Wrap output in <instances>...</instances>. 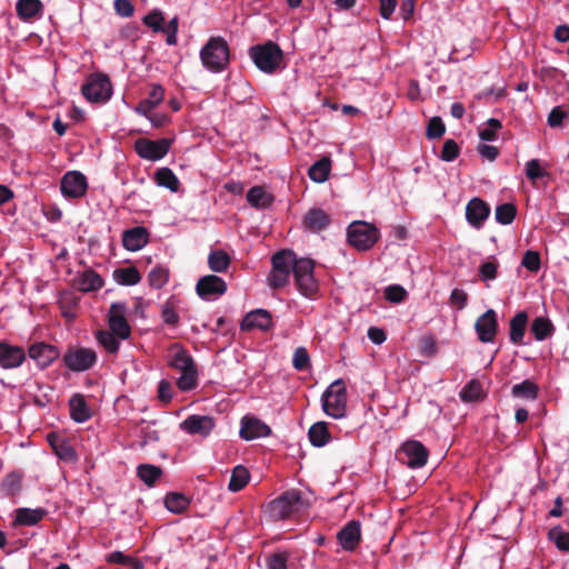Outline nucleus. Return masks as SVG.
Listing matches in <instances>:
<instances>
[{"label":"nucleus","instance_id":"obj_29","mask_svg":"<svg viewBox=\"0 0 569 569\" xmlns=\"http://www.w3.org/2000/svg\"><path fill=\"white\" fill-rule=\"evenodd\" d=\"M48 511L43 508H18L16 510V518L13 521L14 526H36L38 525L46 516Z\"/></svg>","mask_w":569,"mask_h":569},{"label":"nucleus","instance_id":"obj_42","mask_svg":"<svg viewBox=\"0 0 569 569\" xmlns=\"http://www.w3.org/2000/svg\"><path fill=\"white\" fill-rule=\"evenodd\" d=\"M190 500L182 493L169 492L164 498L166 508L173 513H181L189 507Z\"/></svg>","mask_w":569,"mask_h":569},{"label":"nucleus","instance_id":"obj_15","mask_svg":"<svg viewBox=\"0 0 569 569\" xmlns=\"http://www.w3.org/2000/svg\"><path fill=\"white\" fill-rule=\"evenodd\" d=\"M60 189L67 198H81L88 189L87 178L79 171H69L62 177Z\"/></svg>","mask_w":569,"mask_h":569},{"label":"nucleus","instance_id":"obj_4","mask_svg":"<svg viewBox=\"0 0 569 569\" xmlns=\"http://www.w3.org/2000/svg\"><path fill=\"white\" fill-rule=\"evenodd\" d=\"M203 66L212 71L220 72L229 63V47L222 37H211L200 51Z\"/></svg>","mask_w":569,"mask_h":569},{"label":"nucleus","instance_id":"obj_36","mask_svg":"<svg viewBox=\"0 0 569 569\" xmlns=\"http://www.w3.org/2000/svg\"><path fill=\"white\" fill-rule=\"evenodd\" d=\"M331 170V161L325 157L316 161L308 170L309 178L318 183L325 182Z\"/></svg>","mask_w":569,"mask_h":569},{"label":"nucleus","instance_id":"obj_52","mask_svg":"<svg viewBox=\"0 0 569 569\" xmlns=\"http://www.w3.org/2000/svg\"><path fill=\"white\" fill-rule=\"evenodd\" d=\"M460 148L458 143L453 139H448L445 141L442 146V150L440 153V159L446 162H451L456 160L459 156Z\"/></svg>","mask_w":569,"mask_h":569},{"label":"nucleus","instance_id":"obj_22","mask_svg":"<svg viewBox=\"0 0 569 569\" xmlns=\"http://www.w3.org/2000/svg\"><path fill=\"white\" fill-rule=\"evenodd\" d=\"M26 360V351L18 346L0 341V367L12 369L21 366Z\"/></svg>","mask_w":569,"mask_h":569},{"label":"nucleus","instance_id":"obj_18","mask_svg":"<svg viewBox=\"0 0 569 569\" xmlns=\"http://www.w3.org/2000/svg\"><path fill=\"white\" fill-rule=\"evenodd\" d=\"M28 355L41 369H44L59 358L60 352L56 346L36 342L29 347Z\"/></svg>","mask_w":569,"mask_h":569},{"label":"nucleus","instance_id":"obj_12","mask_svg":"<svg viewBox=\"0 0 569 569\" xmlns=\"http://www.w3.org/2000/svg\"><path fill=\"white\" fill-rule=\"evenodd\" d=\"M171 142L172 141L167 138L159 140L139 138L134 142V151L142 159L157 161L162 159L168 153Z\"/></svg>","mask_w":569,"mask_h":569},{"label":"nucleus","instance_id":"obj_5","mask_svg":"<svg viewBox=\"0 0 569 569\" xmlns=\"http://www.w3.org/2000/svg\"><path fill=\"white\" fill-rule=\"evenodd\" d=\"M249 56L257 68L266 73H273L283 60L282 50L272 41L251 47Z\"/></svg>","mask_w":569,"mask_h":569},{"label":"nucleus","instance_id":"obj_2","mask_svg":"<svg viewBox=\"0 0 569 569\" xmlns=\"http://www.w3.org/2000/svg\"><path fill=\"white\" fill-rule=\"evenodd\" d=\"M171 351H173V353L168 365L181 372V376L177 380L178 388L181 391L194 389L198 383V370L193 358L188 350L180 345H172Z\"/></svg>","mask_w":569,"mask_h":569},{"label":"nucleus","instance_id":"obj_56","mask_svg":"<svg viewBox=\"0 0 569 569\" xmlns=\"http://www.w3.org/2000/svg\"><path fill=\"white\" fill-rule=\"evenodd\" d=\"M526 176L529 180L536 181L548 176V172L541 167L538 159H531L526 163Z\"/></svg>","mask_w":569,"mask_h":569},{"label":"nucleus","instance_id":"obj_63","mask_svg":"<svg viewBox=\"0 0 569 569\" xmlns=\"http://www.w3.org/2000/svg\"><path fill=\"white\" fill-rule=\"evenodd\" d=\"M450 302L459 310H462L467 306L468 295L463 290L456 288L451 291Z\"/></svg>","mask_w":569,"mask_h":569},{"label":"nucleus","instance_id":"obj_62","mask_svg":"<svg viewBox=\"0 0 569 569\" xmlns=\"http://www.w3.org/2000/svg\"><path fill=\"white\" fill-rule=\"evenodd\" d=\"M114 10L117 14L129 18L134 12V7L130 0H114Z\"/></svg>","mask_w":569,"mask_h":569},{"label":"nucleus","instance_id":"obj_32","mask_svg":"<svg viewBox=\"0 0 569 569\" xmlns=\"http://www.w3.org/2000/svg\"><path fill=\"white\" fill-rule=\"evenodd\" d=\"M308 437L312 446L323 447L330 441V432L328 430V423L325 421H318L313 423L308 431Z\"/></svg>","mask_w":569,"mask_h":569},{"label":"nucleus","instance_id":"obj_7","mask_svg":"<svg viewBox=\"0 0 569 569\" xmlns=\"http://www.w3.org/2000/svg\"><path fill=\"white\" fill-rule=\"evenodd\" d=\"M81 93L89 102H107L112 96L110 78L104 73H91L82 84Z\"/></svg>","mask_w":569,"mask_h":569},{"label":"nucleus","instance_id":"obj_10","mask_svg":"<svg viewBox=\"0 0 569 569\" xmlns=\"http://www.w3.org/2000/svg\"><path fill=\"white\" fill-rule=\"evenodd\" d=\"M429 457V450L418 440H408L397 452V459L411 469L423 467Z\"/></svg>","mask_w":569,"mask_h":569},{"label":"nucleus","instance_id":"obj_50","mask_svg":"<svg viewBox=\"0 0 569 569\" xmlns=\"http://www.w3.org/2000/svg\"><path fill=\"white\" fill-rule=\"evenodd\" d=\"M502 128L500 120L490 118L487 121V128L479 131V138L483 141H495L497 139V132Z\"/></svg>","mask_w":569,"mask_h":569},{"label":"nucleus","instance_id":"obj_45","mask_svg":"<svg viewBox=\"0 0 569 569\" xmlns=\"http://www.w3.org/2000/svg\"><path fill=\"white\" fill-rule=\"evenodd\" d=\"M548 539L561 551H569V532L560 526H555L548 531Z\"/></svg>","mask_w":569,"mask_h":569},{"label":"nucleus","instance_id":"obj_26","mask_svg":"<svg viewBox=\"0 0 569 569\" xmlns=\"http://www.w3.org/2000/svg\"><path fill=\"white\" fill-rule=\"evenodd\" d=\"M149 241V232L144 227H134L124 230L122 233V244L129 251L142 249Z\"/></svg>","mask_w":569,"mask_h":569},{"label":"nucleus","instance_id":"obj_34","mask_svg":"<svg viewBox=\"0 0 569 569\" xmlns=\"http://www.w3.org/2000/svg\"><path fill=\"white\" fill-rule=\"evenodd\" d=\"M530 330L536 340L542 341L553 335L555 326L548 318L537 317L532 320Z\"/></svg>","mask_w":569,"mask_h":569},{"label":"nucleus","instance_id":"obj_35","mask_svg":"<svg viewBox=\"0 0 569 569\" xmlns=\"http://www.w3.org/2000/svg\"><path fill=\"white\" fill-rule=\"evenodd\" d=\"M16 10L21 19L30 20L41 13L42 3L40 0H18Z\"/></svg>","mask_w":569,"mask_h":569},{"label":"nucleus","instance_id":"obj_49","mask_svg":"<svg viewBox=\"0 0 569 569\" xmlns=\"http://www.w3.org/2000/svg\"><path fill=\"white\" fill-rule=\"evenodd\" d=\"M446 132V126L440 117H432L427 126L426 137L430 140L440 139Z\"/></svg>","mask_w":569,"mask_h":569},{"label":"nucleus","instance_id":"obj_28","mask_svg":"<svg viewBox=\"0 0 569 569\" xmlns=\"http://www.w3.org/2000/svg\"><path fill=\"white\" fill-rule=\"evenodd\" d=\"M70 417L76 422H84L91 418V410L81 393H74L69 399Z\"/></svg>","mask_w":569,"mask_h":569},{"label":"nucleus","instance_id":"obj_8","mask_svg":"<svg viewBox=\"0 0 569 569\" xmlns=\"http://www.w3.org/2000/svg\"><path fill=\"white\" fill-rule=\"evenodd\" d=\"M313 270V260L309 258H300L293 271V278L299 292L309 299H313L319 291V284L315 279Z\"/></svg>","mask_w":569,"mask_h":569},{"label":"nucleus","instance_id":"obj_21","mask_svg":"<svg viewBox=\"0 0 569 569\" xmlns=\"http://www.w3.org/2000/svg\"><path fill=\"white\" fill-rule=\"evenodd\" d=\"M272 326V317L269 311L264 309H256L246 315L240 323L242 331H251L253 329H260L267 331Z\"/></svg>","mask_w":569,"mask_h":569},{"label":"nucleus","instance_id":"obj_33","mask_svg":"<svg viewBox=\"0 0 569 569\" xmlns=\"http://www.w3.org/2000/svg\"><path fill=\"white\" fill-rule=\"evenodd\" d=\"M230 263V256L222 249L212 250L208 256V266L213 272H226Z\"/></svg>","mask_w":569,"mask_h":569},{"label":"nucleus","instance_id":"obj_59","mask_svg":"<svg viewBox=\"0 0 569 569\" xmlns=\"http://www.w3.org/2000/svg\"><path fill=\"white\" fill-rule=\"evenodd\" d=\"M497 273L498 262L496 260L483 262L479 268V277L482 281L496 279Z\"/></svg>","mask_w":569,"mask_h":569},{"label":"nucleus","instance_id":"obj_16","mask_svg":"<svg viewBox=\"0 0 569 569\" xmlns=\"http://www.w3.org/2000/svg\"><path fill=\"white\" fill-rule=\"evenodd\" d=\"M196 291L201 299L210 300L222 296L227 291V283L216 274H207L198 280Z\"/></svg>","mask_w":569,"mask_h":569},{"label":"nucleus","instance_id":"obj_47","mask_svg":"<svg viewBox=\"0 0 569 569\" xmlns=\"http://www.w3.org/2000/svg\"><path fill=\"white\" fill-rule=\"evenodd\" d=\"M482 397L481 383L478 380L469 381L460 391V398L465 402L476 401Z\"/></svg>","mask_w":569,"mask_h":569},{"label":"nucleus","instance_id":"obj_17","mask_svg":"<svg viewBox=\"0 0 569 569\" xmlns=\"http://www.w3.org/2000/svg\"><path fill=\"white\" fill-rule=\"evenodd\" d=\"M180 428L189 435L207 437L214 428V419L210 416L191 415L180 423Z\"/></svg>","mask_w":569,"mask_h":569},{"label":"nucleus","instance_id":"obj_55","mask_svg":"<svg viewBox=\"0 0 569 569\" xmlns=\"http://www.w3.org/2000/svg\"><path fill=\"white\" fill-rule=\"evenodd\" d=\"M521 264L531 272L539 271L541 267L540 253L533 250L526 251Z\"/></svg>","mask_w":569,"mask_h":569},{"label":"nucleus","instance_id":"obj_11","mask_svg":"<svg viewBox=\"0 0 569 569\" xmlns=\"http://www.w3.org/2000/svg\"><path fill=\"white\" fill-rule=\"evenodd\" d=\"M62 361L71 371H86L92 368L97 362V353L89 348L71 347L63 355Z\"/></svg>","mask_w":569,"mask_h":569},{"label":"nucleus","instance_id":"obj_46","mask_svg":"<svg viewBox=\"0 0 569 569\" xmlns=\"http://www.w3.org/2000/svg\"><path fill=\"white\" fill-rule=\"evenodd\" d=\"M119 338L111 331L99 330L97 332L98 342L110 353H116L119 350Z\"/></svg>","mask_w":569,"mask_h":569},{"label":"nucleus","instance_id":"obj_31","mask_svg":"<svg viewBox=\"0 0 569 569\" xmlns=\"http://www.w3.org/2000/svg\"><path fill=\"white\" fill-rule=\"evenodd\" d=\"M48 441L56 455L64 461H74L77 453L72 446L64 439L54 433L48 435Z\"/></svg>","mask_w":569,"mask_h":569},{"label":"nucleus","instance_id":"obj_61","mask_svg":"<svg viewBox=\"0 0 569 569\" xmlns=\"http://www.w3.org/2000/svg\"><path fill=\"white\" fill-rule=\"evenodd\" d=\"M567 118V112L559 106L555 107L548 114V124L551 128L562 126L563 120Z\"/></svg>","mask_w":569,"mask_h":569},{"label":"nucleus","instance_id":"obj_40","mask_svg":"<svg viewBox=\"0 0 569 569\" xmlns=\"http://www.w3.org/2000/svg\"><path fill=\"white\" fill-rule=\"evenodd\" d=\"M250 473L248 469L241 465H238L233 468L228 489L232 492H238L242 490L247 483L249 482Z\"/></svg>","mask_w":569,"mask_h":569},{"label":"nucleus","instance_id":"obj_27","mask_svg":"<svg viewBox=\"0 0 569 569\" xmlns=\"http://www.w3.org/2000/svg\"><path fill=\"white\" fill-rule=\"evenodd\" d=\"M528 319V313L526 311H519L510 319L509 339L513 345H523Z\"/></svg>","mask_w":569,"mask_h":569},{"label":"nucleus","instance_id":"obj_43","mask_svg":"<svg viewBox=\"0 0 569 569\" xmlns=\"http://www.w3.org/2000/svg\"><path fill=\"white\" fill-rule=\"evenodd\" d=\"M137 475L148 487H152L161 477L162 469L154 465L143 463L137 468Z\"/></svg>","mask_w":569,"mask_h":569},{"label":"nucleus","instance_id":"obj_39","mask_svg":"<svg viewBox=\"0 0 569 569\" xmlns=\"http://www.w3.org/2000/svg\"><path fill=\"white\" fill-rule=\"evenodd\" d=\"M154 181L158 186L168 188L173 192L178 191L180 187L177 176L167 167L160 168L156 171Z\"/></svg>","mask_w":569,"mask_h":569},{"label":"nucleus","instance_id":"obj_30","mask_svg":"<svg viewBox=\"0 0 569 569\" xmlns=\"http://www.w3.org/2000/svg\"><path fill=\"white\" fill-rule=\"evenodd\" d=\"M274 197L267 192L262 186H254L247 192V201L256 209H267L271 207Z\"/></svg>","mask_w":569,"mask_h":569},{"label":"nucleus","instance_id":"obj_14","mask_svg":"<svg viewBox=\"0 0 569 569\" xmlns=\"http://www.w3.org/2000/svg\"><path fill=\"white\" fill-rule=\"evenodd\" d=\"M126 312L127 307L123 302H113L109 309V328L119 339H127L131 333Z\"/></svg>","mask_w":569,"mask_h":569},{"label":"nucleus","instance_id":"obj_9","mask_svg":"<svg viewBox=\"0 0 569 569\" xmlns=\"http://www.w3.org/2000/svg\"><path fill=\"white\" fill-rule=\"evenodd\" d=\"M349 243L358 250H369L378 241V229L368 222L356 221L347 229Z\"/></svg>","mask_w":569,"mask_h":569},{"label":"nucleus","instance_id":"obj_57","mask_svg":"<svg viewBox=\"0 0 569 569\" xmlns=\"http://www.w3.org/2000/svg\"><path fill=\"white\" fill-rule=\"evenodd\" d=\"M310 363V357L306 348L299 347L293 352V359L292 365L293 368L302 371L306 370L309 367Z\"/></svg>","mask_w":569,"mask_h":569},{"label":"nucleus","instance_id":"obj_60","mask_svg":"<svg viewBox=\"0 0 569 569\" xmlns=\"http://www.w3.org/2000/svg\"><path fill=\"white\" fill-rule=\"evenodd\" d=\"M288 555L286 552H274L267 558L268 569H287Z\"/></svg>","mask_w":569,"mask_h":569},{"label":"nucleus","instance_id":"obj_51","mask_svg":"<svg viewBox=\"0 0 569 569\" xmlns=\"http://www.w3.org/2000/svg\"><path fill=\"white\" fill-rule=\"evenodd\" d=\"M142 22L151 28L154 32L164 31L163 22L164 18L160 10H152L147 16L143 17Z\"/></svg>","mask_w":569,"mask_h":569},{"label":"nucleus","instance_id":"obj_37","mask_svg":"<svg viewBox=\"0 0 569 569\" xmlns=\"http://www.w3.org/2000/svg\"><path fill=\"white\" fill-rule=\"evenodd\" d=\"M22 489V475L19 471L9 472L1 482V491L7 497H14Z\"/></svg>","mask_w":569,"mask_h":569},{"label":"nucleus","instance_id":"obj_54","mask_svg":"<svg viewBox=\"0 0 569 569\" xmlns=\"http://www.w3.org/2000/svg\"><path fill=\"white\" fill-rule=\"evenodd\" d=\"M406 289L400 284H390L385 289V298L393 303H400L407 298Z\"/></svg>","mask_w":569,"mask_h":569},{"label":"nucleus","instance_id":"obj_20","mask_svg":"<svg viewBox=\"0 0 569 569\" xmlns=\"http://www.w3.org/2000/svg\"><path fill=\"white\" fill-rule=\"evenodd\" d=\"M271 428L256 417L244 416L241 419L240 437L247 441L268 437Z\"/></svg>","mask_w":569,"mask_h":569},{"label":"nucleus","instance_id":"obj_48","mask_svg":"<svg viewBox=\"0 0 569 569\" xmlns=\"http://www.w3.org/2000/svg\"><path fill=\"white\" fill-rule=\"evenodd\" d=\"M148 280L151 287L160 289L167 284L169 280V271L161 266H156L150 270Z\"/></svg>","mask_w":569,"mask_h":569},{"label":"nucleus","instance_id":"obj_23","mask_svg":"<svg viewBox=\"0 0 569 569\" xmlns=\"http://www.w3.org/2000/svg\"><path fill=\"white\" fill-rule=\"evenodd\" d=\"M337 539L345 550L353 551L361 540L360 522L357 520L349 521L339 530Z\"/></svg>","mask_w":569,"mask_h":569},{"label":"nucleus","instance_id":"obj_38","mask_svg":"<svg viewBox=\"0 0 569 569\" xmlns=\"http://www.w3.org/2000/svg\"><path fill=\"white\" fill-rule=\"evenodd\" d=\"M538 393V385L529 379H526L522 382L515 385L511 389V395L515 398H521L527 400L537 399Z\"/></svg>","mask_w":569,"mask_h":569},{"label":"nucleus","instance_id":"obj_3","mask_svg":"<svg viewBox=\"0 0 569 569\" xmlns=\"http://www.w3.org/2000/svg\"><path fill=\"white\" fill-rule=\"evenodd\" d=\"M296 253L292 250H280L272 256L271 263L272 270L268 277L269 286L272 289H280L284 287L291 273H293L298 264Z\"/></svg>","mask_w":569,"mask_h":569},{"label":"nucleus","instance_id":"obj_6","mask_svg":"<svg viewBox=\"0 0 569 569\" xmlns=\"http://www.w3.org/2000/svg\"><path fill=\"white\" fill-rule=\"evenodd\" d=\"M347 390L341 379L333 381L322 395L323 411L336 419L346 415Z\"/></svg>","mask_w":569,"mask_h":569},{"label":"nucleus","instance_id":"obj_25","mask_svg":"<svg viewBox=\"0 0 569 569\" xmlns=\"http://www.w3.org/2000/svg\"><path fill=\"white\" fill-rule=\"evenodd\" d=\"M73 286L82 292L97 291L102 288L103 279L93 269L88 268L73 278Z\"/></svg>","mask_w":569,"mask_h":569},{"label":"nucleus","instance_id":"obj_44","mask_svg":"<svg viewBox=\"0 0 569 569\" xmlns=\"http://www.w3.org/2000/svg\"><path fill=\"white\" fill-rule=\"evenodd\" d=\"M517 214V208L513 203L506 202L499 204L495 210V218L500 224H510Z\"/></svg>","mask_w":569,"mask_h":569},{"label":"nucleus","instance_id":"obj_24","mask_svg":"<svg viewBox=\"0 0 569 569\" xmlns=\"http://www.w3.org/2000/svg\"><path fill=\"white\" fill-rule=\"evenodd\" d=\"M331 222L330 216L320 208H311L307 211L302 219L305 230L318 233L325 230Z\"/></svg>","mask_w":569,"mask_h":569},{"label":"nucleus","instance_id":"obj_1","mask_svg":"<svg viewBox=\"0 0 569 569\" xmlns=\"http://www.w3.org/2000/svg\"><path fill=\"white\" fill-rule=\"evenodd\" d=\"M309 508L308 501L298 489H291L282 492L279 497L271 500L264 513L272 521L291 519L305 512Z\"/></svg>","mask_w":569,"mask_h":569},{"label":"nucleus","instance_id":"obj_13","mask_svg":"<svg viewBox=\"0 0 569 569\" xmlns=\"http://www.w3.org/2000/svg\"><path fill=\"white\" fill-rule=\"evenodd\" d=\"M498 316L493 309H488L475 322L478 339L483 342H493L498 333Z\"/></svg>","mask_w":569,"mask_h":569},{"label":"nucleus","instance_id":"obj_58","mask_svg":"<svg viewBox=\"0 0 569 569\" xmlns=\"http://www.w3.org/2000/svg\"><path fill=\"white\" fill-rule=\"evenodd\" d=\"M161 317L164 323L169 326H177L179 322V316L176 312L174 303L171 300H167L161 309Z\"/></svg>","mask_w":569,"mask_h":569},{"label":"nucleus","instance_id":"obj_53","mask_svg":"<svg viewBox=\"0 0 569 569\" xmlns=\"http://www.w3.org/2000/svg\"><path fill=\"white\" fill-rule=\"evenodd\" d=\"M419 350L422 356H436L438 352L436 338L431 335L422 336L419 340Z\"/></svg>","mask_w":569,"mask_h":569},{"label":"nucleus","instance_id":"obj_19","mask_svg":"<svg viewBox=\"0 0 569 569\" xmlns=\"http://www.w3.org/2000/svg\"><path fill=\"white\" fill-rule=\"evenodd\" d=\"M489 214L490 207L485 200L476 197L467 203L466 219L473 228L480 229L485 224Z\"/></svg>","mask_w":569,"mask_h":569},{"label":"nucleus","instance_id":"obj_41","mask_svg":"<svg viewBox=\"0 0 569 569\" xmlns=\"http://www.w3.org/2000/svg\"><path fill=\"white\" fill-rule=\"evenodd\" d=\"M114 280L122 286H134L140 282L141 274L136 267L119 268L113 271Z\"/></svg>","mask_w":569,"mask_h":569},{"label":"nucleus","instance_id":"obj_64","mask_svg":"<svg viewBox=\"0 0 569 569\" xmlns=\"http://www.w3.org/2000/svg\"><path fill=\"white\" fill-rule=\"evenodd\" d=\"M158 398L164 403H168L172 399V387L167 380H161L158 387Z\"/></svg>","mask_w":569,"mask_h":569}]
</instances>
